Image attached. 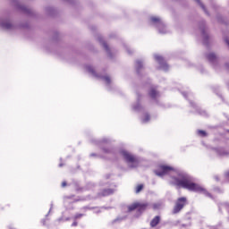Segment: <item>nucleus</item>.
<instances>
[{
  "mask_svg": "<svg viewBox=\"0 0 229 229\" xmlns=\"http://www.w3.org/2000/svg\"><path fill=\"white\" fill-rule=\"evenodd\" d=\"M65 221H69V218H65Z\"/></svg>",
  "mask_w": 229,
  "mask_h": 229,
  "instance_id": "f704fd0d",
  "label": "nucleus"
},
{
  "mask_svg": "<svg viewBox=\"0 0 229 229\" xmlns=\"http://www.w3.org/2000/svg\"><path fill=\"white\" fill-rule=\"evenodd\" d=\"M80 217H83L82 214H78L75 216V219H80Z\"/></svg>",
  "mask_w": 229,
  "mask_h": 229,
  "instance_id": "393cba45",
  "label": "nucleus"
},
{
  "mask_svg": "<svg viewBox=\"0 0 229 229\" xmlns=\"http://www.w3.org/2000/svg\"><path fill=\"white\" fill-rule=\"evenodd\" d=\"M90 157H96V154H90Z\"/></svg>",
  "mask_w": 229,
  "mask_h": 229,
  "instance_id": "2f4dec72",
  "label": "nucleus"
},
{
  "mask_svg": "<svg viewBox=\"0 0 229 229\" xmlns=\"http://www.w3.org/2000/svg\"><path fill=\"white\" fill-rule=\"evenodd\" d=\"M191 106H194V104L192 102H191Z\"/></svg>",
  "mask_w": 229,
  "mask_h": 229,
  "instance_id": "72a5a7b5",
  "label": "nucleus"
},
{
  "mask_svg": "<svg viewBox=\"0 0 229 229\" xmlns=\"http://www.w3.org/2000/svg\"><path fill=\"white\" fill-rule=\"evenodd\" d=\"M154 208H158V206H157V204H155Z\"/></svg>",
  "mask_w": 229,
  "mask_h": 229,
  "instance_id": "c756f323",
  "label": "nucleus"
},
{
  "mask_svg": "<svg viewBox=\"0 0 229 229\" xmlns=\"http://www.w3.org/2000/svg\"><path fill=\"white\" fill-rule=\"evenodd\" d=\"M202 37H203L204 40H208V35H207V33H205V30H202Z\"/></svg>",
  "mask_w": 229,
  "mask_h": 229,
  "instance_id": "4be33fe9",
  "label": "nucleus"
},
{
  "mask_svg": "<svg viewBox=\"0 0 229 229\" xmlns=\"http://www.w3.org/2000/svg\"><path fill=\"white\" fill-rule=\"evenodd\" d=\"M64 165V164H59V167H62Z\"/></svg>",
  "mask_w": 229,
  "mask_h": 229,
  "instance_id": "473e14b6",
  "label": "nucleus"
},
{
  "mask_svg": "<svg viewBox=\"0 0 229 229\" xmlns=\"http://www.w3.org/2000/svg\"><path fill=\"white\" fill-rule=\"evenodd\" d=\"M216 151L220 157H225L228 155V152H226L224 148H216Z\"/></svg>",
  "mask_w": 229,
  "mask_h": 229,
  "instance_id": "dca6fc26",
  "label": "nucleus"
},
{
  "mask_svg": "<svg viewBox=\"0 0 229 229\" xmlns=\"http://www.w3.org/2000/svg\"><path fill=\"white\" fill-rule=\"evenodd\" d=\"M52 210H53V204H51V206H50L49 212H51Z\"/></svg>",
  "mask_w": 229,
  "mask_h": 229,
  "instance_id": "cd10ccee",
  "label": "nucleus"
},
{
  "mask_svg": "<svg viewBox=\"0 0 229 229\" xmlns=\"http://www.w3.org/2000/svg\"><path fill=\"white\" fill-rule=\"evenodd\" d=\"M86 71H88L89 74H91V76H93L94 78H98V80H103V81H105L107 87L112 83V79H110V76L98 75V73H96V71H94V68L90 65L86 66Z\"/></svg>",
  "mask_w": 229,
  "mask_h": 229,
  "instance_id": "20e7f679",
  "label": "nucleus"
},
{
  "mask_svg": "<svg viewBox=\"0 0 229 229\" xmlns=\"http://www.w3.org/2000/svg\"><path fill=\"white\" fill-rule=\"evenodd\" d=\"M196 3H198V4H199V6L202 8V10L205 12V13H207V9L205 8V5L201 3V0H195Z\"/></svg>",
  "mask_w": 229,
  "mask_h": 229,
  "instance_id": "6ab92c4d",
  "label": "nucleus"
},
{
  "mask_svg": "<svg viewBox=\"0 0 229 229\" xmlns=\"http://www.w3.org/2000/svg\"><path fill=\"white\" fill-rule=\"evenodd\" d=\"M157 176L160 178L169 174L171 177L170 182L172 185H176L177 187H182V189H187L188 191H191L192 192H199L200 194H204V196H208V198H212V195L205 190V188L201 187L199 184L195 183L194 179L191 177L189 174L184 173H180L173 166L161 165L154 171Z\"/></svg>",
  "mask_w": 229,
  "mask_h": 229,
  "instance_id": "f257e3e1",
  "label": "nucleus"
},
{
  "mask_svg": "<svg viewBox=\"0 0 229 229\" xmlns=\"http://www.w3.org/2000/svg\"><path fill=\"white\" fill-rule=\"evenodd\" d=\"M98 42H100V44L103 46L104 49L106 51V53H108V55L110 56V48L108 47V45H106V43L103 40L102 37H98Z\"/></svg>",
  "mask_w": 229,
  "mask_h": 229,
  "instance_id": "1a4fd4ad",
  "label": "nucleus"
},
{
  "mask_svg": "<svg viewBox=\"0 0 229 229\" xmlns=\"http://www.w3.org/2000/svg\"><path fill=\"white\" fill-rule=\"evenodd\" d=\"M72 226H78V222H73V223L72 224Z\"/></svg>",
  "mask_w": 229,
  "mask_h": 229,
  "instance_id": "a878e982",
  "label": "nucleus"
},
{
  "mask_svg": "<svg viewBox=\"0 0 229 229\" xmlns=\"http://www.w3.org/2000/svg\"><path fill=\"white\" fill-rule=\"evenodd\" d=\"M150 119L151 116L149 115V114L146 113L141 116L140 121L143 124H146V123H149Z\"/></svg>",
  "mask_w": 229,
  "mask_h": 229,
  "instance_id": "ddd939ff",
  "label": "nucleus"
},
{
  "mask_svg": "<svg viewBox=\"0 0 229 229\" xmlns=\"http://www.w3.org/2000/svg\"><path fill=\"white\" fill-rule=\"evenodd\" d=\"M158 223H160V216H157L152 219V221L150 222V226L152 228H155V226H157V225H158Z\"/></svg>",
  "mask_w": 229,
  "mask_h": 229,
  "instance_id": "4468645a",
  "label": "nucleus"
},
{
  "mask_svg": "<svg viewBox=\"0 0 229 229\" xmlns=\"http://www.w3.org/2000/svg\"><path fill=\"white\" fill-rule=\"evenodd\" d=\"M101 143H102V144H106V143H108V139H103V140H101Z\"/></svg>",
  "mask_w": 229,
  "mask_h": 229,
  "instance_id": "b1692460",
  "label": "nucleus"
},
{
  "mask_svg": "<svg viewBox=\"0 0 229 229\" xmlns=\"http://www.w3.org/2000/svg\"><path fill=\"white\" fill-rule=\"evenodd\" d=\"M120 155L123 156V158L131 169L139 166V157L137 156H133V154L124 149L120 150Z\"/></svg>",
  "mask_w": 229,
  "mask_h": 229,
  "instance_id": "f03ea898",
  "label": "nucleus"
},
{
  "mask_svg": "<svg viewBox=\"0 0 229 229\" xmlns=\"http://www.w3.org/2000/svg\"><path fill=\"white\" fill-rule=\"evenodd\" d=\"M66 186H67V182H64L62 183V187H66Z\"/></svg>",
  "mask_w": 229,
  "mask_h": 229,
  "instance_id": "bb28decb",
  "label": "nucleus"
},
{
  "mask_svg": "<svg viewBox=\"0 0 229 229\" xmlns=\"http://www.w3.org/2000/svg\"><path fill=\"white\" fill-rule=\"evenodd\" d=\"M149 96L152 99H157V98L160 96V93H158L155 88H152L149 91Z\"/></svg>",
  "mask_w": 229,
  "mask_h": 229,
  "instance_id": "9d476101",
  "label": "nucleus"
},
{
  "mask_svg": "<svg viewBox=\"0 0 229 229\" xmlns=\"http://www.w3.org/2000/svg\"><path fill=\"white\" fill-rule=\"evenodd\" d=\"M127 53H129V55H131V52H130L129 48H127Z\"/></svg>",
  "mask_w": 229,
  "mask_h": 229,
  "instance_id": "c85d7f7f",
  "label": "nucleus"
},
{
  "mask_svg": "<svg viewBox=\"0 0 229 229\" xmlns=\"http://www.w3.org/2000/svg\"><path fill=\"white\" fill-rule=\"evenodd\" d=\"M114 191L113 189L104 190L101 196H110V194H114Z\"/></svg>",
  "mask_w": 229,
  "mask_h": 229,
  "instance_id": "2eb2a0df",
  "label": "nucleus"
},
{
  "mask_svg": "<svg viewBox=\"0 0 229 229\" xmlns=\"http://www.w3.org/2000/svg\"><path fill=\"white\" fill-rule=\"evenodd\" d=\"M182 96H183L184 98H187V95H186L185 93H182Z\"/></svg>",
  "mask_w": 229,
  "mask_h": 229,
  "instance_id": "7c9ffc66",
  "label": "nucleus"
},
{
  "mask_svg": "<svg viewBox=\"0 0 229 229\" xmlns=\"http://www.w3.org/2000/svg\"><path fill=\"white\" fill-rule=\"evenodd\" d=\"M155 60L159 64L160 69L162 71H169V65L164 62V57L158 55H154Z\"/></svg>",
  "mask_w": 229,
  "mask_h": 229,
  "instance_id": "423d86ee",
  "label": "nucleus"
},
{
  "mask_svg": "<svg viewBox=\"0 0 229 229\" xmlns=\"http://www.w3.org/2000/svg\"><path fill=\"white\" fill-rule=\"evenodd\" d=\"M187 205V199L185 197H181L177 199L175 206L174 208L173 213L178 214Z\"/></svg>",
  "mask_w": 229,
  "mask_h": 229,
  "instance_id": "39448f33",
  "label": "nucleus"
},
{
  "mask_svg": "<svg viewBox=\"0 0 229 229\" xmlns=\"http://www.w3.org/2000/svg\"><path fill=\"white\" fill-rule=\"evenodd\" d=\"M147 207H148V204L134 203L128 206V211L132 212V210H135L136 208H138L140 212H142V210H146Z\"/></svg>",
  "mask_w": 229,
  "mask_h": 229,
  "instance_id": "0eeeda50",
  "label": "nucleus"
},
{
  "mask_svg": "<svg viewBox=\"0 0 229 229\" xmlns=\"http://www.w3.org/2000/svg\"><path fill=\"white\" fill-rule=\"evenodd\" d=\"M208 60H209L211 64H216V62H217V56L216 54L210 53L208 55Z\"/></svg>",
  "mask_w": 229,
  "mask_h": 229,
  "instance_id": "f8f14e48",
  "label": "nucleus"
},
{
  "mask_svg": "<svg viewBox=\"0 0 229 229\" xmlns=\"http://www.w3.org/2000/svg\"><path fill=\"white\" fill-rule=\"evenodd\" d=\"M197 133L199 135V137H207V131H205L199 130Z\"/></svg>",
  "mask_w": 229,
  "mask_h": 229,
  "instance_id": "aec40b11",
  "label": "nucleus"
},
{
  "mask_svg": "<svg viewBox=\"0 0 229 229\" xmlns=\"http://www.w3.org/2000/svg\"><path fill=\"white\" fill-rule=\"evenodd\" d=\"M219 210H229V204L224 203L219 206Z\"/></svg>",
  "mask_w": 229,
  "mask_h": 229,
  "instance_id": "f3484780",
  "label": "nucleus"
},
{
  "mask_svg": "<svg viewBox=\"0 0 229 229\" xmlns=\"http://www.w3.org/2000/svg\"><path fill=\"white\" fill-rule=\"evenodd\" d=\"M0 27L3 30H13V24L10 22V20H0Z\"/></svg>",
  "mask_w": 229,
  "mask_h": 229,
  "instance_id": "6e6552de",
  "label": "nucleus"
},
{
  "mask_svg": "<svg viewBox=\"0 0 229 229\" xmlns=\"http://www.w3.org/2000/svg\"><path fill=\"white\" fill-rule=\"evenodd\" d=\"M133 110H135V112H140V108H142L140 106V104L138 102L136 105L132 106Z\"/></svg>",
  "mask_w": 229,
  "mask_h": 229,
  "instance_id": "a211bd4d",
  "label": "nucleus"
},
{
  "mask_svg": "<svg viewBox=\"0 0 229 229\" xmlns=\"http://www.w3.org/2000/svg\"><path fill=\"white\" fill-rule=\"evenodd\" d=\"M150 26H154L155 28H157L158 33H160L161 35H165V33H168L167 27H165V24L158 16L150 17Z\"/></svg>",
  "mask_w": 229,
  "mask_h": 229,
  "instance_id": "7ed1b4c3",
  "label": "nucleus"
},
{
  "mask_svg": "<svg viewBox=\"0 0 229 229\" xmlns=\"http://www.w3.org/2000/svg\"><path fill=\"white\" fill-rule=\"evenodd\" d=\"M59 221H62V218H60Z\"/></svg>",
  "mask_w": 229,
  "mask_h": 229,
  "instance_id": "c9c22d12",
  "label": "nucleus"
},
{
  "mask_svg": "<svg viewBox=\"0 0 229 229\" xmlns=\"http://www.w3.org/2000/svg\"><path fill=\"white\" fill-rule=\"evenodd\" d=\"M142 189H144V185L140 184L136 187V194H139V192H140V191H142Z\"/></svg>",
  "mask_w": 229,
  "mask_h": 229,
  "instance_id": "412c9836",
  "label": "nucleus"
},
{
  "mask_svg": "<svg viewBox=\"0 0 229 229\" xmlns=\"http://www.w3.org/2000/svg\"><path fill=\"white\" fill-rule=\"evenodd\" d=\"M135 67H136V71L139 74L140 72V71H142V69H144V64H142V61L137 60Z\"/></svg>",
  "mask_w": 229,
  "mask_h": 229,
  "instance_id": "9b49d317",
  "label": "nucleus"
},
{
  "mask_svg": "<svg viewBox=\"0 0 229 229\" xmlns=\"http://www.w3.org/2000/svg\"><path fill=\"white\" fill-rule=\"evenodd\" d=\"M104 152L105 153H115V150L110 148V149H106V148H104Z\"/></svg>",
  "mask_w": 229,
  "mask_h": 229,
  "instance_id": "5701e85b",
  "label": "nucleus"
}]
</instances>
